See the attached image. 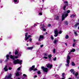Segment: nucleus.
<instances>
[{
	"instance_id": "obj_1",
	"label": "nucleus",
	"mask_w": 79,
	"mask_h": 79,
	"mask_svg": "<svg viewBox=\"0 0 79 79\" xmlns=\"http://www.w3.org/2000/svg\"><path fill=\"white\" fill-rule=\"evenodd\" d=\"M21 54H22V52H19L18 56H12V55H11L10 58L13 60H15V58H18L19 57H20V56H21Z\"/></svg>"
},
{
	"instance_id": "obj_2",
	"label": "nucleus",
	"mask_w": 79,
	"mask_h": 79,
	"mask_svg": "<svg viewBox=\"0 0 79 79\" xmlns=\"http://www.w3.org/2000/svg\"><path fill=\"white\" fill-rule=\"evenodd\" d=\"M70 13V10H68L67 11V13L66 14H65V13H64L62 15V20L63 21V20H64V19L66 18V17H67L68 16V13Z\"/></svg>"
},
{
	"instance_id": "obj_3",
	"label": "nucleus",
	"mask_w": 79,
	"mask_h": 79,
	"mask_svg": "<svg viewBox=\"0 0 79 79\" xmlns=\"http://www.w3.org/2000/svg\"><path fill=\"white\" fill-rule=\"evenodd\" d=\"M22 60H19L18 59H17V60H15L13 63L14 64H21V63H22Z\"/></svg>"
},
{
	"instance_id": "obj_4",
	"label": "nucleus",
	"mask_w": 79,
	"mask_h": 79,
	"mask_svg": "<svg viewBox=\"0 0 79 79\" xmlns=\"http://www.w3.org/2000/svg\"><path fill=\"white\" fill-rule=\"evenodd\" d=\"M41 68L44 73L48 72V68L45 67L44 66H42Z\"/></svg>"
},
{
	"instance_id": "obj_5",
	"label": "nucleus",
	"mask_w": 79,
	"mask_h": 79,
	"mask_svg": "<svg viewBox=\"0 0 79 79\" xmlns=\"http://www.w3.org/2000/svg\"><path fill=\"white\" fill-rule=\"evenodd\" d=\"M21 67H20L17 69V70L15 73V76H19V71L21 69Z\"/></svg>"
},
{
	"instance_id": "obj_6",
	"label": "nucleus",
	"mask_w": 79,
	"mask_h": 79,
	"mask_svg": "<svg viewBox=\"0 0 79 79\" xmlns=\"http://www.w3.org/2000/svg\"><path fill=\"white\" fill-rule=\"evenodd\" d=\"M27 35H28V34L27 33H26L25 34V40H27L28 39H29V38L31 37V35H28V37L27 36Z\"/></svg>"
},
{
	"instance_id": "obj_7",
	"label": "nucleus",
	"mask_w": 79,
	"mask_h": 79,
	"mask_svg": "<svg viewBox=\"0 0 79 79\" xmlns=\"http://www.w3.org/2000/svg\"><path fill=\"white\" fill-rule=\"evenodd\" d=\"M54 33L55 34V35H54V37H57L58 36V30L57 29H56L54 31Z\"/></svg>"
},
{
	"instance_id": "obj_8",
	"label": "nucleus",
	"mask_w": 79,
	"mask_h": 79,
	"mask_svg": "<svg viewBox=\"0 0 79 79\" xmlns=\"http://www.w3.org/2000/svg\"><path fill=\"white\" fill-rule=\"evenodd\" d=\"M73 75H75V76L76 77L77 79H79V77H77V75L79 74V73H76V71H74L73 73Z\"/></svg>"
},
{
	"instance_id": "obj_9",
	"label": "nucleus",
	"mask_w": 79,
	"mask_h": 79,
	"mask_svg": "<svg viewBox=\"0 0 79 79\" xmlns=\"http://www.w3.org/2000/svg\"><path fill=\"white\" fill-rule=\"evenodd\" d=\"M46 66L47 67V68H50V69H51V68H52V67L53 66V65L52 64H50L48 63L46 64Z\"/></svg>"
},
{
	"instance_id": "obj_10",
	"label": "nucleus",
	"mask_w": 79,
	"mask_h": 79,
	"mask_svg": "<svg viewBox=\"0 0 79 79\" xmlns=\"http://www.w3.org/2000/svg\"><path fill=\"white\" fill-rule=\"evenodd\" d=\"M41 28L42 29L41 30L42 31H46V29L45 28V26H44V24H43L41 25Z\"/></svg>"
},
{
	"instance_id": "obj_11",
	"label": "nucleus",
	"mask_w": 79,
	"mask_h": 79,
	"mask_svg": "<svg viewBox=\"0 0 79 79\" xmlns=\"http://www.w3.org/2000/svg\"><path fill=\"white\" fill-rule=\"evenodd\" d=\"M69 54H68L67 57L66 61H70L69 60H71V57H70V56H69Z\"/></svg>"
},
{
	"instance_id": "obj_12",
	"label": "nucleus",
	"mask_w": 79,
	"mask_h": 79,
	"mask_svg": "<svg viewBox=\"0 0 79 79\" xmlns=\"http://www.w3.org/2000/svg\"><path fill=\"white\" fill-rule=\"evenodd\" d=\"M35 68V65H33L32 66V67L30 68V71H31L32 70H34V69Z\"/></svg>"
},
{
	"instance_id": "obj_13",
	"label": "nucleus",
	"mask_w": 79,
	"mask_h": 79,
	"mask_svg": "<svg viewBox=\"0 0 79 79\" xmlns=\"http://www.w3.org/2000/svg\"><path fill=\"white\" fill-rule=\"evenodd\" d=\"M58 43V40H55L53 42V44H56Z\"/></svg>"
},
{
	"instance_id": "obj_14",
	"label": "nucleus",
	"mask_w": 79,
	"mask_h": 79,
	"mask_svg": "<svg viewBox=\"0 0 79 79\" xmlns=\"http://www.w3.org/2000/svg\"><path fill=\"white\" fill-rule=\"evenodd\" d=\"M66 63H67V64H65V66L66 67H68L69 66L70 61H66Z\"/></svg>"
},
{
	"instance_id": "obj_15",
	"label": "nucleus",
	"mask_w": 79,
	"mask_h": 79,
	"mask_svg": "<svg viewBox=\"0 0 79 79\" xmlns=\"http://www.w3.org/2000/svg\"><path fill=\"white\" fill-rule=\"evenodd\" d=\"M44 36L43 35H40V38L38 40L39 41H40V39H43L44 38Z\"/></svg>"
},
{
	"instance_id": "obj_16",
	"label": "nucleus",
	"mask_w": 79,
	"mask_h": 79,
	"mask_svg": "<svg viewBox=\"0 0 79 79\" xmlns=\"http://www.w3.org/2000/svg\"><path fill=\"white\" fill-rule=\"evenodd\" d=\"M19 50H16L15 51V55H18V54H19Z\"/></svg>"
},
{
	"instance_id": "obj_17",
	"label": "nucleus",
	"mask_w": 79,
	"mask_h": 79,
	"mask_svg": "<svg viewBox=\"0 0 79 79\" xmlns=\"http://www.w3.org/2000/svg\"><path fill=\"white\" fill-rule=\"evenodd\" d=\"M4 70L5 71H7L8 69H7V66L6 65L5 68H4Z\"/></svg>"
},
{
	"instance_id": "obj_18",
	"label": "nucleus",
	"mask_w": 79,
	"mask_h": 79,
	"mask_svg": "<svg viewBox=\"0 0 79 79\" xmlns=\"http://www.w3.org/2000/svg\"><path fill=\"white\" fill-rule=\"evenodd\" d=\"M55 19L56 20H58L59 19V16H56V17H55Z\"/></svg>"
},
{
	"instance_id": "obj_19",
	"label": "nucleus",
	"mask_w": 79,
	"mask_h": 79,
	"mask_svg": "<svg viewBox=\"0 0 79 79\" xmlns=\"http://www.w3.org/2000/svg\"><path fill=\"white\" fill-rule=\"evenodd\" d=\"M14 1L15 3L16 4L18 3V0H14Z\"/></svg>"
},
{
	"instance_id": "obj_20",
	"label": "nucleus",
	"mask_w": 79,
	"mask_h": 79,
	"mask_svg": "<svg viewBox=\"0 0 79 79\" xmlns=\"http://www.w3.org/2000/svg\"><path fill=\"white\" fill-rule=\"evenodd\" d=\"M10 56L9 55H7L6 56V58L7 60H9V57Z\"/></svg>"
},
{
	"instance_id": "obj_21",
	"label": "nucleus",
	"mask_w": 79,
	"mask_h": 79,
	"mask_svg": "<svg viewBox=\"0 0 79 79\" xmlns=\"http://www.w3.org/2000/svg\"><path fill=\"white\" fill-rule=\"evenodd\" d=\"M33 48V47H29L27 48L28 50H32Z\"/></svg>"
},
{
	"instance_id": "obj_22",
	"label": "nucleus",
	"mask_w": 79,
	"mask_h": 79,
	"mask_svg": "<svg viewBox=\"0 0 79 79\" xmlns=\"http://www.w3.org/2000/svg\"><path fill=\"white\" fill-rule=\"evenodd\" d=\"M79 23H77L76 24H75L74 25L75 27H77V26H79Z\"/></svg>"
},
{
	"instance_id": "obj_23",
	"label": "nucleus",
	"mask_w": 79,
	"mask_h": 79,
	"mask_svg": "<svg viewBox=\"0 0 79 79\" xmlns=\"http://www.w3.org/2000/svg\"><path fill=\"white\" fill-rule=\"evenodd\" d=\"M64 3H67V4H66V6H68V1H64Z\"/></svg>"
},
{
	"instance_id": "obj_24",
	"label": "nucleus",
	"mask_w": 79,
	"mask_h": 79,
	"mask_svg": "<svg viewBox=\"0 0 79 79\" xmlns=\"http://www.w3.org/2000/svg\"><path fill=\"white\" fill-rule=\"evenodd\" d=\"M71 18H74L75 17V15L73 14L70 16Z\"/></svg>"
},
{
	"instance_id": "obj_25",
	"label": "nucleus",
	"mask_w": 79,
	"mask_h": 79,
	"mask_svg": "<svg viewBox=\"0 0 79 79\" xmlns=\"http://www.w3.org/2000/svg\"><path fill=\"white\" fill-rule=\"evenodd\" d=\"M56 52V49L54 48L53 49V53H55Z\"/></svg>"
},
{
	"instance_id": "obj_26",
	"label": "nucleus",
	"mask_w": 79,
	"mask_h": 79,
	"mask_svg": "<svg viewBox=\"0 0 79 79\" xmlns=\"http://www.w3.org/2000/svg\"><path fill=\"white\" fill-rule=\"evenodd\" d=\"M37 73L38 74H41V72H40V70H39L37 72Z\"/></svg>"
},
{
	"instance_id": "obj_27",
	"label": "nucleus",
	"mask_w": 79,
	"mask_h": 79,
	"mask_svg": "<svg viewBox=\"0 0 79 79\" xmlns=\"http://www.w3.org/2000/svg\"><path fill=\"white\" fill-rule=\"evenodd\" d=\"M65 39H68V38H69V36L68 35H66V36H65Z\"/></svg>"
},
{
	"instance_id": "obj_28",
	"label": "nucleus",
	"mask_w": 79,
	"mask_h": 79,
	"mask_svg": "<svg viewBox=\"0 0 79 79\" xmlns=\"http://www.w3.org/2000/svg\"><path fill=\"white\" fill-rule=\"evenodd\" d=\"M75 49H72V50H71V52H75Z\"/></svg>"
},
{
	"instance_id": "obj_29",
	"label": "nucleus",
	"mask_w": 79,
	"mask_h": 79,
	"mask_svg": "<svg viewBox=\"0 0 79 79\" xmlns=\"http://www.w3.org/2000/svg\"><path fill=\"white\" fill-rule=\"evenodd\" d=\"M66 5H65L63 6V10H65V9H66Z\"/></svg>"
},
{
	"instance_id": "obj_30",
	"label": "nucleus",
	"mask_w": 79,
	"mask_h": 79,
	"mask_svg": "<svg viewBox=\"0 0 79 79\" xmlns=\"http://www.w3.org/2000/svg\"><path fill=\"white\" fill-rule=\"evenodd\" d=\"M74 70L73 69H71V70H70V72H71V73H73L74 72Z\"/></svg>"
},
{
	"instance_id": "obj_31",
	"label": "nucleus",
	"mask_w": 79,
	"mask_h": 79,
	"mask_svg": "<svg viewBox=\"0 0 79 79\" xmlns=\"http://www.w3.org/2000/svg\"><path fill=\"white\" fill-rule=\"evenodd\" d=\"M72 65L73 66H75V64H74V62H72Z\"/></svg>"
},
{
	"instance_id": "obj_32",
	"label": "nucleus",
	"mask_w": 79,
	"mask_h": 79,
	"mask_svg": "<svg viewBox=\"0 0 79 79\" xmlns=\"http://www.w3.org/2000/svg\"><path fill=\"white\" fill-rule=\"evenodd\" d=\"M74 34H75L76 36H77V32L76 31H74Z\"/></svg>"
},
{
	"instance_id": "obj_33",
	"label": "nucleus",
	"mask_w": 79,
	"mask_h": 79,
	"mask_svg": "<svg viewBox=\"0 0 79 79\" xmlns=\"http://www.w3.org/2000/svg\"><path fill=\"white\" fill-rule=\"evenodd\" d=\"M51 39L52 40H53L54 38H53V36L52 35H51Z\"/></svg>"
},
{
	"instance_id": "obj_34",
	"label": "nucleus",
	"mask_w": 79,
	"mask_h": 79,
	"mask_svg": "<svg viewBox=\"0 0 79 79\" xmlns=\"http://www.w3.org/2000/svg\"><path fill=\"white\" fill-rule=\"evenodd\" d=\"M65 24H66V25H68V22L65 21L64 22Z\"/></svg>"
},
{
	"instance_id": "obj_35",
	"label": "nucleus",
	"mask_w": 79,
	"mask_h": 79,
	"mask_svg": "<svg viewBox=\"0 0 79 79\" xmlns=\"http://www.w3.org/2000/svg\"><path fill=\"white\" fill-rule=\"evenodd\" d=\"M48 58H51V57H52V54L48 55Z\"/></svg>"
},
{
	"instance_id": "obj_36",
	"label": "nucleus",
	"mask_w": 79,
	"mask_h": 79,
	"mask_svg": "<svg viewBox=\"0 0 79 79\" xmlns=\"http://www.w3.org/2000/svg\"><path fill=\"white\" fill-rule=\"evenodd\" d=\"M44 55L45 56H47V54L46 53H44Z\"/></svg>"
},
{
	"instance_id": "obj_37",
	"label": "nucleus",
	"mask_w": 79,
	"mask_h": 79,
	"mask_svg": "<svg viewBox=\"0 0 79 79\" xmlns=\"http://www.w3.org/2000/svg\"><path fill=\"white\" fill-rule=\"evenodd\" d=\"M56 57H55L53 59V61H56Z\"/></svg>"
},
{
	"instance_id": "obj_38",
	"label": "nucleus",
	"mask_w": 79,
	"mask_h": 79,
	"mask_svg": "<svg viewBox=\"0 0 79 79\" xmlns=\"http://www.w3.org/2000/svg\"><path fill=\"white\" fill-rule=\"evenodd\" d=\"M62 76L63 77H64V73H63L62 74Z\"/></svg>"
},
{
	"instance_id": "obj_39",
	"label": "nucleus",
	"mask_w": 79,
	"mask_h": 79,
	"mask_svg": "<svg viewBox=\"0 0 79 79\" xmlns=\"http://www.w3.org/2000/svg\"><path fill=\"white\" fill-rule=\"evenodd\" d=\"M23 76H24V77H26V76H27V75H26L25 74H23Z\"/></svg>"
},
{
	"instance_id": "obj_40",
	"label": "nucleus",
	"mask_w": 79,
	"mask_h": 79,
	"mask_svg": "<svg viewBox=\"0 0 79 79\" xmlns=\"http://www.w3.org/2000/svg\"><path fill=\"white\" fill-rule=\"evenodd\" d=\"M44 58H45V59H48V57H47L44 56L43 57Z\"/></svg>"
},
{
	"instance_id": "obj_41",
	"label": "nucleus",
	"mask_w": 79,
	"mask_h": 79,
	"mask_svg": "<svg viewBox=\"0 0 79 79\" xmlns=\"http://www.w3.org/2000/svg\"><path fill=\"white\" fill-rule=\"evenodd\" d=\"M37 69L35 68L34 69H33V71H37Z\"/></svg>"
},
{
	"instance_id": "obj_42",
	"label": "nucleus",
	"mask_w": 79,
	"mask_h": 79,
	"mask_svg": "<svg viewBox=\"0 0 79 79\" xmlns=\"http://www.w3.org/2000/svg\"><path fill=\"white\" fill-rule=\"evenodd\" d=\"M43 46H44V45L42 44L40 46V47L41 48H42V47H43Z\"/></svg>"
},
{
	"instance_id": "obj_43",
	"label": "nucleus",
	"mask_w": 79,
	"mask_h": 79,
	"mask_svg": "<svg viewBox=\"0 0 79 79\" xmlns=\"http://www.w3.org/2000/svg\"><path fill=\"white\" fill-rule=\"evenodd\" d=\"M11 69H12V68H11V67H10L9 68V70H11Z\"/></svg>"
},
{
	"instance_id": "obj_44",
	"label": "nucleus",
	"mask_w": 79,
	"mask_h": 79,
	"mask_svg": "<svg viewBox=\"0 0 79 79\" xmlns=\"http://www.w3.org/2000/svg\"><path fill=\"white\" fill-rule=\"evenodd\" d=\"M39 15H42V12H40V13H39Z\"/></svg>"
},
{
	"instance_id": "obj_45",
	"label": "nucleus",
	"mask_w": 79,
	"mask_h": 79,
	"mask_svg": "<svg viewBox=\"0 0 79 79\" xmlns=\"http://www.w3.org/2000/svg\"><path fill=\"white\" fill-rule=\"evenodd\" d=\"M55 77H58V75H56L55 76Z\"/></svg>"
},
{
	"instance_id": "obj_46",
	"label": "nucleus",
	"mask_w": 79,
	"mask_h": 79,
	"mask_svg": "<svg viewBox=\"0 0 79 79\" xmlns=\"http://www.w3.org/2000/svg\"><path fill=\"white\" fill-rule=\"evenodd\" d=\"M37 77V75H35V76H34V78H35Z\"/></svg>"
},
{
	"instance_id": "obj_47",
	"label": "nucleus",
	"mask_w": 79,
	"mask_h": 79,
	"mask_svg": "<svg viewBox=\"0 0 79 79\" xmlns=\"http://www.w3.org/2000/svg\"><path fill=\"white\" fill-rule=\"evenodd\" d=\"M48 27H50V26H51V25H50V24H49L48 25Z\"/></svg>"
},
{
	"instance_id": "obj_48",
	"label": "nucleus",
	"mask_w": 79,
	"mask_h": 79,
	"mask_svg": "<svg viewBox=\"0 0 79 79\" xmlns=\"http://www.w3.org/2000/svg\"><path fill=\"white\" fill-rule=\"evenodd\" d=\"M75 45V43H73V46L74 47Z\"/></svg>"
},
{
	"instance_id": "obj_49",
	"label": "nucleus",
	"mask_w": 79,
	"mask_h": 79,
	"mask_svg": "<svg viewBox=\"0 0 79 79\" xmlns=\"http://www.w3.org/2000/svg\"><path fill=\"white\" fill-rule=\"evenodd\" d=\"M32 40V39L31 38H30V39H29L30 41H31Z\"/></svg>"
},
{
	"instance_id": "obj_50",
	"label": "nucleus",
	"mask_w": 79,
	"mask_h": 79,
	"mask_svg": "<svg viewBox=\"0 0 79 79\" xmlns=\"http://www.w3.org/2000/svg\"><path fill=\"white\" fill-rule=\"evenodd\" d=\"M61 31H59V34H61Z\"/></svg>"
},
{
	"instance_id": "obj_51",
	"label": "nucleus",
	"mask_w": 79,
	"mask_h": 79,
	"mask_svg": "<svg viewBox=\"0 0 79 79\" xmlns=\"http://www.w3.org/2000/svg\"><path fill=\"white\" fill-rule=\"evenodd\" d=\"M64 44H65L66 45V46H67V45H68V44H67V43H65Z\"/></svg>"
},
{
	"instance_id": "obj_52",
	"label": "nucleus",
	"mask_w": 79,
	"mask_h": 79,
	"mask_svg": "<svg viewBox=\"0 0 79 79\" xmlns=\"http://www.w3.org/2000/svg\"><path fill=\"white\" fill-rule=\"evenodd\" d=\"M76 40H73V42H76Z\"/></svg>"
},
{
	"instance_id": "obj_53",
	"label": "nucleus",
	"mask_w": 79,
	"mask_h": 79,
	"mask_svg": "<svg viewBox=\"0 0 79 79\" xmlns=\"http://www.w3.org/2000/svg\"><path fill=\"white\" fill-rule=\"evenodd\" d=\"M36 44H37V45H39V43H36Z\"/></svg>"
},
{
	"instance_id": "obj_54",
	"label": "nucleus",
	"mask_w": 79,
	"mask_h": 79,
	"mask_svg": "<svg viewBox=\"0 0 79 79\" xmlns=\"http://www.w3.org/2000/svg\"><path fill=\"white\" fill-rule=\"evenodd\" d=\"M49 61H50L51 60V58H49Z\"/></svg>"
},
{
	"instance_id": "obj_55",
	"label": "nucleus",
	"mask_w": 79,
	"mask_h": 79,
	"mask_svg": "<svg viewBox=\"0 0 79 79\" xmlns=\"http://www.w3.org/2000/svg\"><path fill=\"white\" fill-rule=\"evenodd\" d=\"M17 79H21V78L18 77V78H17Z\"/></svg>"
},
{
	"instance_id": "obj_56",
	"label": "nucleus",
	"mask_w": 79,
	"mask_h": 79,
	"mask_svg": "<svg viewBox=\"0 0 79 79\" xmlns=\"http://www.w3.org/2000/svg\"><path fill=\"white\" fill-rule=\"evenodd\" d=\"M0 63H2V61L1 60L0 61Z\"/></svg>"
},
{
	"instance_id": "obj_57",
	"label": "nucleus",
	"mask_w": 79,
	"mask_h": 79,
	"mask_svg": "<svg viewBox=\"0 0 79 79\" xmlns=\"http://www.w3.org/2000/svg\"><path fill=\"white\" fill-rule=\"evenodd\" d=\"M71 52H69V54L70 55L71 54Z\"/></svg>"
},
{
	"instance_id": "obj_58",
	"label": "nucleus",
	"mask_w": 79,
	"mask_h": 79,
	"mask_svg": "<svg viewBox=\"0 0 79 79\" xmlns=\"http://www.w3.org/2000/svg\"><path fill=\"white\" fill-rule=\"evenodd\" d=\"M34 25H35V26H34V27H35V26H36L37 25H36V24H35Z\"/></svg>"
},
{
	"instance_id": "obj_59",
	"label": "nucleus",
	"mask_w": 79,
	"mask_h": 79,
	"mask_svg": "<svg viewBox=\"0 0 79 79\" xmlns=\"http://www.w3.org/2000/svg\"><path fill=\"white\" fill-rule=\"evenodd\" d=\"M27 46H28V45H29V44H27Z\"/></svg>"
},
{
	"instance_id": "obj_60",
	"label": "nucleus",
	"mask_w": 79,
	"mask_h": 79,
	"mask_svg": "<svg viewBox=\"0 0 79 79\" xmlns=\"http://www.w3.org/2000/svg\"><path fill=\"white\" fill-rule=\"evenodd\" d=\"M46 34H48V33H47V32H46Z\"/></svg>"
},
{
	"instance_id": "obj_61",
	"label": "nucleus",
	"mask_w": 79,
	"mask_h": 79,
	"mask_svg": "<svg viewBox=\"0 0 79 79\" xmlns=\"http://www.w3.org/2000/svg\"><path fill=\"white\" fill-rule=\"evenodd\" d=\"M9 54H11V52H10L9 53Z\"/></svg>"
},
{
	"instance_id": "obj_62",
	"label": "nucleus",
	"mask_w": 79,
	"mask_h": 79,
	"mask_svg": "<svg viewBox=\"0 0 79 79\" xmlns=\"http://www.w3.org/2000/svg\"><path fill=\"white\" fill-rule=\"evenodd\" d=\"M62 1H63V2H65V1H64V0H63Z\"/></svg>"
},
{
	"instance_id": "obj_63",
	"label": "nucleus",
	"mask_w": 79,
	"mask_h": 79,
	"mask_svg": "<svg viewBox=\"0 0 79 79\" xmlns=\"http://www.w3.org/2000/svg\"><path fill=\"white\" fill-rule=\"evenodd\" d=\"M62 79H64V78H61Z\"/></svg>"
},
{
	"instance_id": "obj_64",
	"label": "nucleus",
	"mask_w": 79,
	"mask_h": 79,
	"mask_svg": "<svg viewBox=\"0 0 79 79\" xmlns=\"http://www.w3.org/2000/svg\"><path fill=\"white\" fill-rule=\"evenodd\" d=\"M69 79H71V78H69Z\"/></svg>"
}]
</instances>
